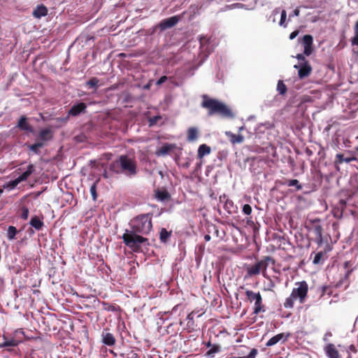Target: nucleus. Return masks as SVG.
I'll use <instances>...</instances> for the list:
<instances>
[{
  "instance_id": "1",
  "label": "nucleus",
  "mask_w": 358,
  "mask_h": 358,
  "mask_svg": "<svg viewBox=\"0 0 358 358\" xmlns=\"http://www.w3.org/2000/svg\"><path fill=\"white\" fill-rule=\"evenodd\" d=\"M152 215L141 214L130 221L131 230H126L122 235L124 243L134 252L141 250L142 244H149L148 239L139 234L148 235L152 229Z\"/></svg>"
},
{
  "instance_id": "2",
  "label": "nucleus",
  "mask_w": 358,
  "mask_h": 358,
  "mask_svg": "<svg viewBox=\"0 0 358 358\" xmlns=\"http://www.w3.org/2000/svg\"><path fill=\"white\" fill-rule=\"evenodd\" d=\"M201 107L208 110L209 116L218 115L222 118L231 120L235 117L233 110L218 99L209 97L204 94L202 96Z\"/></svg>"
},
{
  "instance_id": "3",
  "label": "nucleus",
  "mask_w": 358,
  "mask_h": 358,
  "mask_svg": "<svg viewBox=\"0 0 358 358\" xmlns=\"http://www.w3.org/2000/svg\"><path fill=\"white\" fill-rule=\"evenodd\" d=\"M109 170L116 174L133 177L137 174V162L134 158L122 155L109 166Z\"/></svg>"
},
{
  "instance_id": "4",
  "label": "nucleus",
  "mask_w": 358,
  "mask_h": 358,
  "mask_svg": "<svg viewBox=\"0 0 358 358\" xmlns=\"http://www.w3.org/2000/svg\"><path fill=\"white\" fill-rule=\"evenodd\" d=\"M294 285L295 287L292 289L290 296L283 303V306L285 308L292 309L294 308L296 301H299L301 304H303L307 299L308 293L307 282L302 280L295 282Z\"/></svg>"
},
{
  "instance_id": "5",
  "label": "nucleus",
  "mask_w": 358,
  "mask_h": 358,
  "mask_svg": "<svg viewBox=\"0 0 358 358\" xmlns=\"http://www.w3.org/2000/svg\"><path fill=\"white\" fill-rule=\"evenodd\" d=\"M275 264V260L270 256L264 257L261 260L255 262V264L248 266L246 268L247 275L249 277L257 275L262 273L266 277V272L269 264Z\"/></svg>"
},
{
  "instance_id": "6",
  "label": "nucleus",
  "mask_w": 358,
  "mask_h": 358,
  "mask_svg": "<svg viewBox=\"0 0 358 358\" xmlns=\"http://www.w3.org/2000/svg\"><path fill=\"white\" fill-rule=\"evenodd\" d=\"M245 294L247 299L250 302H255V307L253 310L254 314L257 315L261 312L265 311V307L262 302V297L259 292L256 293L252 290H246Z\"/></svg>"
},
{
  "instance_id": "7",
  "label": "nucleus",
  "mask_w": 358,
  "mask_h": 358,
  "mask_svg": "<svg viewBox=\"0 0 358 358\" xmlns=\"http://www.w3.org/2000/svg\"><path fill=\"white\" fill-rule=\"evenodd\" d=\"M185 14V12H183L181 15H174L169 18H166L162 20L158 24L157 27L160 29V31H164L167 29H171L176 26L182 19V16Z\"/></svg>"
},
{
  "instance_id": "8",
  "label": "nucleus",
  "mask_w": 358,
  "mask_h": 358,
  "mask_svg": "<svg viewBox=\"0 0 358 358\" xmlns=\"http://www.w3.org/2000/svg\"><path fill=\"white\" fill-rule=\"evenodd\" d=\"M310 222L311 224L310 229L313 231V232L315 235V242L319 245H320L323 243V238H322L323 228L320 223V220L315 219L313 220H310Z\"/></svg>"
},
{
  "instance_id": "9",
  "label": "nucleus",
  "mask_w": 358,
  "mask_h": 358,
  "mask_svg": "<svg viewBox=\"0 0 358 358\" xmlns=\"http://www.w3.org/2000/svg\"><path fill=\"white\" fill-rule=\"evenodd\" d=\"M294 67L299 69L298 76L300 79L309 76L312 72V67L308 62L300 63L299 65H294Z\"/></svg>"
},
{
  "instance_id": "10",
  "label": "nucleus",
  "mask_w": 358,
  "mask_h": 358,
  "mask_svg": "<svg viewBox=\"0 0 358 358\" xmlns=\"http://www.w3.org/2000/svg\"><path fill=\"white\" fill-rule=\"evenodd\" d=\"M353 161H358V159L355 157H345L343 154L338 153L336 155L335 160L334 162V166L337 171L340 170V164H341L343 162L345 163H350Z\"/></svg>"
},
{
  "instance_id": "11",
  "label": "nucleus",
  "mask_w": 358,
  "mask_h": 358,
  "mask_svg": "<svg viewBox=\"0 0 358 358\" xmlns=\"http://www.w3.org/2000/svg\"><path fill=\"white\" fill-rule=\"evenodd\" d=\"M303 54L306 56H310L313 52V38L311 35L306 34L303 37Z\"/></svg>"
},
{
  "instance_id": "12",
  "label": "nucleus",
  "mask_w": 358,
  "mask_h": 358,
  "mask_svg": "<svg viewBox=\"0 0 358 358\" xmlns=\"http://www.w3.org/2000/svg\"><path fill=\"white\" fill-rule=\"evenodd\" d=\"M86 108L87 105L83 102L75 104L68 111V116L66 118H69L70 116L76 117L81 113H84L86 112Z\"/></svg>"
},
{
  "instance_id": "13",
  "label": "nucleus",
  "mask_w": 358,
  "mask_h": 358,
  "mask_svg": "<svg viewBox=\"0 0 358 358\" xmlns=\"http://www.w3.org/2000/svg\"><path fill=\"white\" fill-rule=\"evenodd\" d=\"M346 206V201L344 199H340L339 201L333 207L332 214L334 217L337 219H341L343 217Z\"/></svg>"
},
{
  "instance_id": "14",
  "label": "nucleus",
  "mask_w": 358,
  "mask_h": 358,
  "mask_svg": "<svg viewBox=\"0 0 358 358\" xmlns=\"http://www.w3.org/2000/svg\"><path fill=\"white\" fill-rule=\"evenodd\" d=\"M324 351L328 358H341V355L333 343L327 344L324 348Z\"/></svg>"
},
{
  "instance_id": "15",
  "label": "nucleus",
  "mask_w": 358,
  "mask_h": 358,
  "mask_svg": "<svg viewBox=\"0 0 358 358\" xmlns=\"http://www.w3.org/2000/svg\"><path fill=\"white\" fill-rule=\"evenodd\" d=\"M289 337V334L280 333L278 334L272 338H271L267 343H266V346L270 347L277 344L278 342L282 340V343H285L287 341Z\"/></svg>"
},
{
  "instance_id": "16",
  "label": "nucleus",
  "mask_w": 358,
  "mask_h": 358,
  "mask_svg": "<svg viewBox=\"0 0 358 358\" xmlns=\"http://www.w3.org/2000/svg\"><path fill=\"white\" fill-rule=\"evenodd\" d=\"M102 342L108 345L113 346L115 344L116 340L113 334L110 333L108 329H104L102 331Z\"/></svg>"
},
{
  "instance_id": "17",
  "label": "nucleus",
  "mask_w": 358,
  "mask_h": 358,
  "mask_svg": "<svg viewBox=\"0 0 358 358\" xmlns=\"http://www.w3.org/2000/svg\"><path fill=\"white\" fill-rule=\"evenodd\" d=\"M43 216H42L41 218H40L38 216L34 215L31 218L29 221V224L36 230L40 231L44 227V222L43 221Z\"/></svg>"
},
{
  "instance_id": "18",
  "label": "nucleus",
  "mask_w": 358,
  "mask_h": 358,
  "mask_svg": "<svg viewBox=\"0 0 358 358\" xmlns=\"http://www.w3.org/2000/svg\"><path fill=\"white\" fill-rule=\"evenodd\" d=\"M52 132L50 129L45 128L40 131L39 132V141L45 143L50 141L52 138Z\"/></svg>"
},
{
  "instance_id": "19",
  "label": "nucleus",
  "mask_w": 358,
  "mask_h": 358,
  "mask_svg": "<svg viewBox=\"0 0 358 358\" xmlns=\"http://www.w3.org/2000/svg\"><path fill=\"white\" fill-rule=\"evenodd\" d=\"M225 135L229 138L232 144L242 143L244 141V136L241 134H234L231 131H226Z\"/></svg>"
},
{
  "instance_id": "20",
  "label": "nucleus",
  "mask_w": 358,
  "mask_h": 358,
  "mask_svg": "<svg viewBox=\"0 0 358 358\" xmlns=\"http://www.w3.org/2000/svg\"><path fill=\"white\" fill-rule=\"evenodd\" d=\"M47 14H48V9L43 4L38 6L34 10L33 13H32L33 16L37 19H40L41 17L47 15Z\"/></svg>"
},
{
  "instance_id": "21",
  "label": "nucleus",
  "mask_w": 358,
  "mask_h": 358,
  "mask_svg": "<svg viewBox=\"0 0 358 358\" xmlns=\"http://www.w3.org/2000/svg\"><path fill=\"white\" fill-rule=\"evenodd\" d=\"M17 127L23 131L29 132L33 131L32 127L28 123L27 118L25 116H22L17 123Z\"/></svg>"
},
{
  "instance_id": "22",
  "label": "nucleus",
  "mask_w": 358,
  "mask_h": 358,
  "mask_svg": "<svg viewBox=\"0 0 358 358\" xmlns=\"http://www.w3.org/2000/svg\"><path fill=\"white\" fill-rule=\"evenodd\" d=\"M19 341L14 338H8L3 336V342L0 343V348L15 347L19 344Z\"/></svg>"
},
{
  "instance_id": "23",
  "label": "nucleus",
  "mask_w": 358,
  "mask_h": 358,
  "mask_svg": "<svg viewBox=\"0 0 358 358\" xmlns=\"http://www.w3.org/2000/svg\"><path fill=\"white\" fill-rule=\"evenodd\" d=\"M155 196L157 200L161 201H168L171 198V195L166 189L157 190L155 192Z\"/></svg>"
},
{
  "instance_id": "24",
  "label": "nucleus",
  "mask_w": 358,
  "mask_h": 358,
  "mask_svg": "<svg viewBox=\"0 0 358 358\" xmlns=\"http://www.w3.org/2000/svg\"><path fill=\"white\" fill-rule=\"evenodd\" d=\"M211 152L210 147L206 144H202L199 147L197 157L202 159L205 155H209Z\"/></svg>"
},
{
  "instance_id": "25",
  "label": "nucleus",
  "mask_w": 358,
  "mask_h": 358,
  "mask_svg": "<svg viewBox=\"0 0 358 358\" xmlns=\"http://www.w3.org/2000/svg\"><path fill=\"white\" fill-rule=\"evenodd\" d=\"M174 148L175 146L172 144H165L157 150L156 155L158 156L167 155Z\"/></svg>"
},
{
  "instance_id": "26",
  "label": "nucleus",
  "mask_w": 358,
  "mask_h": 358,
  "mask_svg": "<svg viewBox=\"0 0 358 358\" xmlns=\"http://www.w3.org/2000/svg\"><path fill=\"white\" fill-rule=\"evenodd\" d=\"M34 171V166L33 164H29L27 166V171H24L21 176H20L17 178L20 182L25 181L29 176Z\"/></svg>"
},
{
  "instance_id": "27",
  "label": "nucleus",
  "mask_w": 358,
  "mask_h": 358,
  "mask_svg": "<svg viewBox=\"0 0 358 358\" xmlns=\"http://www.w3.org/2000/svg\"><path fill=\"white\" fill-rule=\"evenodd\" d=\"M198 138V129L196 127H189L187 130V141H194Z\"/></svg>"
},
{
  "instance_id": "28",
  "label": "nucleus",
  "mask_w": 358,
  "mask_h": 358,
  "mask_svg": "<svg viewBox=\"0 0 358 358\" xmlns=\"http://www.w3.org/2000/svg\"><path fill=\"white\" fill-rule=\"evenodd\" d=\"M171 236V231H168L165 228H162L159 232V240L162 243H166Z\"/></svg>"
},
{
  "instance_id": "29",
  "label": "nucleus",
  "mask_w": 358,
  "mask_h": 358,
  "mask_svg": "<svg viewBox=\"0 0 358 358\" xmlns=\"http://www.w3.org/2000/svg\"><path fill=\"white\" fill-rule=\"evenodd\" d=\"M326 255V252L324 251H320L317 253H315V257L313 260V263L314 264H320L322 263L324 260V257Z\"/></svg>"
},
{
  "instance_id": "30",
  "label": "nucleus",
  "mask_w": 358,
  "mask_h": 358,
  "mask_svg": "<svg viewBox=\"0 0 358 358\" xmlns=\"http://www.w3.org/2000/svg\"><path fill=\"white\" fill-rule=\"evenodd\" d=\"M285 184L288 187H295L296 190L302 189V185L296 179L287 180Z\"/></svg>"
},
{
  "instance_id": "31",
  "label": "nucleus",
  "mask_w": 358,
  "mask_h": 358,
  "mask_svg": "<svg viewBox=\"0 0 358 358\" xmlns=\"http://www.w3.org/2000/svg\"><path fill=\"white\" fill-rule=\"evenodd\" d=\"M44 146V143L43 142H36V143L31 144L29 145V149L34 152L35 154L38 155L40 154L39 148Z\"/></svg>"
},
{
  "instance_id": "32",
  "label": "nucleus",
  "mask_w": 358,
  "mask_h": 358,
  "mask_svg": "<svg viewBox=\"0 0 358 358\" xmlns=\"http://www.w3.org/2000/svg\"><path fill=\"white\" fill-rule=\"evenodd\" d=\"M17 230L14 226H9L7 229V238L8 240H13L15 238V236L17 234Z\"/></svg>"
},
{
  "instance_id": "33",
  "label": "nucleus",
  "mask_w": 358,
  "mask_h": 358,
  "mask_svg": "<svg viewBox=\"0 0 358 358\" xmlns=\"http://www.w3.org/2000/svg\"><path fill=\"white\" fill-rule=\"evenodd\" d=\"M351 266L350 262H345L344 264V268L345 269H348L346 273L345 274V276L343 279L340 280V282L338 283L337 286H339L340 284H341L343 281V280H348V278H349L350 275L351 274L352 269H348L349 267Z\"/></svg>"
},
{
  "instance_id": "34",
  "label": "nucleus",
  "mask_w": 358,
  "mask_h": 358,
  "mask_svg": "<svg viewBox=\"0 0 358 358\" xmlns=\"http://www.w3.org/2000/svg\"><path fill=\"white\" fill-rule=\"evenodd\" d=\"M103 309L108 311L117 312L120 308L117 305H112L106 302H103Z\"/></svg>"
},
{
  "instance_id": "35",
  "label": "nucleus",
  "mask_w": 358,
  "mask_h": 358,
  "mask_svg": "<svg viewBox=\"0 0 358 358\" xmlns=\"http://www.w3.org/2000/svg\"><path fill=\"white\" fill-rule=\"evenodd\" d=\"M277 90L278 91L279 94L281 95H284L287 92V87L284 84L282 80H279L278 82L277 85Z\"/></svg>"
},
{
  "instance_id": "36",
  "label": "nucleus",
  "mask_w": 358,
  "mask_h": 358,
  "mask_svg": "<svg viewBox=\"0 0 358 358\" xmlns=\"http://www.w3.org/2000/svg\"><path fill=\"white\" fill-rule=\"evenodd\" d=\"M355 36L351 39L352 45H358V21L356 22L355 28Z\"/></svg>"
},
{
  "instance_id": "37",
  "label": "nucleus",
  "mask_w": 358,
  "mask_h": 358,
  "mask_svg": "<svg viewBox=\"0 0 358 358\" xmlns=\"http://www.w3.org/2000/svg\"><path fill=\"white\" fill-rule=\"evenodd\" d=\"M208 42H209L208 38H207L206 36H201L199 38L201 48H202L203 50H205L206 51H209L208 48H205L206 45L208 43Z\"/></svg>"
},
{
  "instance_id": "38",
  "label": "nucleus",
  "mask_w": 358,
  "mask_h": 358,
  "mask_svg": "<svg viewBox=\"0 0 358 358\" xmlns=\"http://www.w3.org/2000/svg\"><path fill=\"white\" fill-rule=\"evenodd\" d=\"M258 354V350L256 348L251 350L248 355L243 357H231L230 358H255Z\"/></svg>"
},
{
  "instance_id": "39",
  "label": "nucleus",
  "mask_w": 358,
  "mask_h": 358,
  "mask_svg": "<svg viewBox=\"0 0 358 358\" xmlns=\"http://www.w3.org/2000/svg\"><path fill=\"white\" fill-rule=\"evenodd\" d=\"M98 83H99V79L97 78L94 77L87 81V85L88 86H90V87L96 88L98 86Z\"/></svg>"
},
{
  "instance_id": "40",
  "label": "nucleus",
  "mask_w": 358,
  "mask_h": 358,
  "mask_svg": "<svg viewBox=\"0 0 358 358\" xmlns=\"http://www.w3.org/2000/svg\"><path fill=\"white\" fill-rule=\"evenodd\" d=\"M234 206V202L231 200H229V199H227L224 208L225 210H227L229 213H231V208Z\"/></svg>"
},
{
  "instance_id": "41",
  "label": "nucleus",
  "mask_w": 358,
  "mask_h": 358,
  "mask_svg": "<svg viewBox=\"0 0 358 358\" xmlns=\"http://www.w3.org/2000/svg\"><path fill=\"white\" fill-rule=\"evenodd\" d=\"M286 18H287V13L285 10H282V11L281 12V17H280V20L279 22L280 26H284L285 27H287V24L285 23Z\"/></svg>"
},
{
  "instance_id": "42",
  "label": "nucleus",
  "mask_w": 358,
  "mask_h": 358,
  "mask_svg": "<svg viewBox=\"0 0 358 358\" xmlns=\"http://www.w3.org/2000/svg\"><path fill=\"white\" fill-rule=\"evenodd\" d=\"M90 193L94 200L96 199L97 194H96V182H94L93 185L90 187Z\"/></svg>"
},
{
  "instance_id": "43",
  "label": "nucleus",
  "mask_w": 358,
  "mask_h": 358,
  "mask_svg": "<svg viewBox=\"0 0 358 358\" xmlns=\"http://www.w3.org/2000/svg\"><path fill=\"white\" fill-rule=\"evenodd\" d=\"M28 216H29V209L27 207L23 206L22 208V213H21L20 217L25 220H27Z\"/></svg>"
},
{
  "instance_id": "44",
  "label": "nucleus",
  "mask_w": 358,
  "mask_h": 358,
  "mask_svg": "<svg viewBox=\"0 0 358 358\" xmlns=\"http://www.w3.org/2000/svg\"><path fill=\"white\" fill-rule=\"evenodd\" d=\"M242 210L245 215H250L252 213V207L249 204H245Z\"/></svg>"
},
{
  "instance_id": "45",
  "label": "nucleus",
  "mask_w": 358,
  "mask_h": 358,
  "mask_svg": "<svg viewBox=\"0 0 358 358\" xmlns=\"http://www.w3.org/2000/svg\"><path fill=\"white\" fill-rule=\"evenodd\" d=\"M220 350V348L219 346H217V345H214L211 349H210L208 352H207V355L209 356V357H213V355L215 353V352H219Z\"/></svg>"
},
{
  "instance_id": "46",
  "label": "nucleus",
  "mask_w": 358,
  "mask_h": 358,
  "mask_svg": "<svg viewBox=\"0 0 358 358\" xmlns=\"http://www.w3.org/2000/svg\"><path fill=\"white\" fill-rule=\"evenodd\" d=\"M20 182V180L17 178L14 180L9 182L6 187L12 189V188H14L15 187H16Z\"/></svg>"
},
{
  "instance_id": "47",
  "label": "nucleus",
  "mask_w": 358,
  "mask_h": 358,
  "mask_svg": "<svg viewBox=\"0 0 358 358\" xmlns=\"http://www.w3.org/2000/svg\"><path fill=\"white\" fill-rule=\"evenodd\" d=\"M305 55L304 54H298L296 57V58L301 62V63H304L306 62H308L306 59V57L304 56Z\"/></svg>"
},
{
  "instance_id": "48",
  "label": "nucleus",
  "mask_w": 358,
  "mask_h": 358,
  "mask_svg": "<svg viewBox=\"0 0 358 358\" xmlns=\"http://www.w3.org/2000/svg\"><path fill=\"white\" fill-rule=\"evenodd\" d=\"M168 78L166 76H162L156 83L157 85H160L167 80Z\"/></svg>"
},
{
  "instance_id": "49",
  "label": "nucleus",
  "mask_w": 358,
  "mask_h": 358,
  "mask_svg": "<svg viewBox=\"0 0 358 358\" xmlns=\"http://www.w3.org/2000/svg\"><path fill=\"white\" fill-rule=\"evenodd\" d=\"M300 14V10H299V8H296V9H294L292 12V13H291L289 15V18L294 17V16H299Z\"/></svg>"
},
{
  "instance_id": "50",
  "label": "nucleus",
  "mask_w": 358,
  "mask_h": 358,
  "mask_svg": "<svg viewBox=\"0 0 358 358\" xmlns=\"http://www.w3.org/2000/svg\"><path fill=\"white\" fill-rule=\"evenodd\" d=\"M159 119H160V117H159V116H155L152 118H150V120L149 121L150 126H152V125L155 124Z\"/></svg>"
},
{
  "instance_id": "51",
  "label": "nucleus",
  "mask_w": 358,
  "mask_h": 358,
  "mask_svg": "<svg viewBox=\"0 0 358 358\" xmlns=\"http://www.w3.org/2000/svg\"><path fill=\"white\" fill-rule=\"evenodd\" d=\"M127 358H139V356L137 353H136L134 351H131L129 353L127 354Z\"/></svg>"
},
{
  "instance_id": "52",
  "label": "nucleus",
  "mask_w": 358,
  "mask_h": 358,
  "mask_svg": "<svg viewBox=\"0 0 358 358\" xmlns=\"http://www.w3.org/2000/svg\"><path fill=\"white\" fill-rule=\"evenodd\" d=\"M299 33V31L298 30L292 31L289 35V39L293 40L294 38H295L298 36Z\"/></svg>"
},
{
  "instance_id": "53",
  "label": "nucleus",
  "mask_w": 358,
  "mask_h": 358,
  "mask_svg": "<svg viewBox=\"0 0 358 358\" xmlns=\"http://www.w3.org/2000/svg\"><path fill=\"white\" fill-rule=\"evenodd\" d=\"M321 289H322L321 296H322L327 293V290L329 289V287L328 286L324 285V286H322Z\"/></svg>"
},
{
  "instance_id": "54",
  "label": "nucleus",
  "mask_w": 358,
  "mask_h": 358,
  "mask_svg": "<svg viewBox=\"0 0 358 358\" xmlns=\"http://www.w3.org/2000/svg\"><path fill=\"white\" fill-rule=\"evenodd\" d=\"M349 350L354 353H356L357 352V350L354 345H350L349 346Z\"/></svg>"
},
{
  "instance_id": "55",
  "label": "nucleus",
  "mask_w": 358,
  "mask_h": 358,
  "mask_svg": "<svg viewBox=\"0 0 358 358\" xmlns=\"http://www.w3.org/2000/svg\"><path fill=\"white\" fill-rule=\"evenodd\" d=\"M331 336H332V334L330 331L327 332L324 334V336L323 338L324 341H327V337H331Z\"/></svg>"
},
{
  "instance_id": "56",
  "label": "nucleus",
  "mask_w": 358,
  "mask_h": 358,
  "mask_svg": "<svg viewBox=\"0 0 358 358\" xmlns=\"http://www.w3.org/2000/svg\"><path fill=\"white\" fill-rule=\"evenodd\" d=\"M210 238H211V237H210V236L209 234H206L204 236V240L206 241H209L210 240Z\"/></svg>"
},
{
  "instance_id": "57",
  "label": "nucleus",
  "mask_w": 358,
  "mask_h": 358,
  "mask_svg": "<svg viewBox=\"0 0 358 358\" xmlns=\"http://www.w3.org/2000/svg\"><path fill=\"white\" fill-rule=\"evenodd\" d=\"M103 177L105 178H108V172H107L106 170H105L104 172L103 173Z\"/></svg>"
},
{
  "instance_id": "58",
  "label": "nucleus",
  "mask_w": 358,
  "mask_h": 358,
  "mask_svg": "<svg viewBox=\"0 0 358 358\" xmlns=\"http://www.w3.org/2000/svg\"><path fill=\"white\" fill-rule=\"evenodd\" d=\"M243 129H244V127H243V126H242V127H239V129H238V131H242Z\"/></svg>"
},
{
  "instance_id": "59",
  "label": "nucleus",
  "mask_w": 358,
  "mask_h": 358,
  "mask_svg": "<svg viewBox=\"0 0 358 358\" xmlns=\"http://www.w3.org/2000/svg\"><path fill=\"white\" fill-rule=\"evenodd\" d=\"M145 89H149V88H150V85H146L145 86Z\"/></svg>"
},
{
  "instance_id": "60",
  "label": "nucleus",
  "mask_w": 358,
  "mask_h": 358,
  "mask_svg": "<svg viewBox=\"0 0 358 358\" xmlns=\"http://www.w3.org/2000/svg\"><path fill=\"white\" fill-rule=\"evenodd\" d=\"M120 56H121V57H124V56H125V54H124V53H121V54L120 55Z\"/></svg>"
},
{
  "instance_id": "61",
  "label": "nucleus",
  "mask_w": 358,
  "mask_h": 358,
  "mask_svg": "<svg viewBox=\"0 0 358 358\" xmlns=\"http://www.w3.org/2000/svg\"><path fill=\"white\" fill-rule=\"evenodd\" d=\"M355 149V150H356L357 152H358V146H357V147H356Z\"/></svg>"
}]
</instances>
